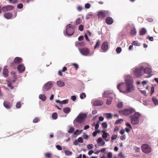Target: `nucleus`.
<instances>
[{"label":"nucleus","instance_id":"nucleus-11","mask_svg":"<svg viewBox=\"0 0 158 158\" xmlns=\"http://www.w3.org/2000/svg\"><path fill=\"white\" fill-rule=\"evenodd\" d=\"M125 82H122L118 84L117 86V89L119 90V91L121 93L124 94L125 91Z\"/></svg>","mask_w":158,"mask_h":158},{"label":"nucleus","instance_id":"nucleus-20","mask_svg":"<svg viewBox=\"0 0 158 158\" xmlns=\"http://www.w3.org/2000/svg\"><path fill=\"white\" fill-rule=\"evenodd\" d=\"M25 68L23 65L20 64L17 67V69L20 73H22L25 70Z\"/></svg>","mask_w":158,"mask_h":158},{"label":"nucleus","instance_id":"nucleus-29","mask_svg":"<svg viewBox=\"0 0 158 158\" xmlns=\"http://www.w3.org/2000/svg\"><path fill=\"white\" fill-rule=\"evenodd\" d=\"M106 118L107 119H111L112 117V114L110 113H106L105 114Z\"/></svg>","mask_w":158,"mask_h":158},{"label":"nucleus","instance_id":"nucleus-31","mask_svg":"<svg viewBox=\"0 0 158 158\" xmlns=\"http://www.w3.org/2000/svg\"><path fill=\"white\" fill-rule=\"evenodd\" d=\"M58 117V115L56 112L53 113L52 115V118L53 119H56Z\"/></svg>","mask_w":158,"mask_h":158},{"label":"nucleus","instance_id":"nucleus-16","mask_svg":"<svg viewBox=\"0 0 158 158\" xmlns=\"http://www.w3.org/2000/svg\"><path fill=\"white\" fill-rule=\"evenodd\" d=\"M102 132L103 134L102 135V138L106 141H108L109 140V139H106V137L108 135H109L108 133L106 132V131L105 130H103Z\"/></svg>","mask_w":158,"mask_h":158},{"label":"nucleus","instance_id":"nucleus-38","mask_svg":"<svg viewBox=\"0 0 158 158\" xmlns=\"http://www.w3.org/2000/svg\"><path fill=\"white\" fill-rule=\"evenodd\" d=\"M51 156V153L49 152H47L45 154V156L46 158H50Z\"/></svg>","mask_w":158,"mask_h":158},{"label":"nucleus","instance_id":"nucleus-59","mask_svg":"<svg viewBox=\"0 0 158 158\" xmlns=\"http://www.w3.org/2000/svg\"><path fill=\"white\" fill-rule=\"evenodd\" d=\"M68 100H65L62 101L61 102V104H66L68 103Z\"/></svg>","mask_w":158,"mask_h":158},{"label":"nucleus","instance_id":"nucleus-9","mask_svg":"<svg viewBox=\"0 0 158 158\" xmlns=\"http://www.w3.org/2000/svg\"><path fill=\"white\" fill-rule=\"evenodd\" d=\"M22 61V59L21 57H16L13 62L10 63V65L11 67H15L16 65L20 64Z\"/></svg>","mask_w":158,"mask_h":158},{"label":"nucleus","instance_id":"nucleus-55","mask_svg":"<svg viewBox=\"0 0 158 158\" xmlns=\"http://www.w3.org/2000/svg\"><path fill=\"white\" fill-rule=\"evenodd\" d=\"M85 8L86 9H89L91 5L90 4L87 3L85 4Z\"/></svg>","mask_w":158,"mask_h":158},{"label":"nucleus","instance_id":"nucleus-37","mask_svg":"<svg viewBox=\"0 0 158 158\" xmlns=\"http://www.w3.org/2000/svg\"><path fill=\"white\" fill-rule=\"evenodd\" d=\"M132 44L136 46H139L140 45V44L137 41H133L132 43Z\"/></svg>","mask_w":158,"mask_h":158},{"label":"nucleus","instance_id":"nucleus-34","mask_svg":"<svg viewBox=\"0 0 158 158\" xmlns=\"http://www.w3.org/2000/svg\"><path fill=\"white\" fill-rule=\"evenodd\" d=\"M7 11L8 10H13L14 7V6L11 5H7L6 6Z\"/></svg>","mask_w":158,"mask_h":158},{"label":"nucleus","instance_id":"nucleus-35","mask_svg":"<svg viewBox=\"0 0 158 158\" xmlns=\"http://www.w3.org/2000/svg\"><path fill=\"white\" fill-rule=\"evenodd\" d=\"M92 102L94 106H96L99 105V101L98 100H94Z\"/></svg>","mask_w":158,"mask_h":158},{"label":"nucleus","instance_id":"nucleus-54","mask_svg":"<svg viewBox=\"0 0 158 158\" xmlns=\"http://www.w3.org/2000/svg\"><path fill=\"white\" fill-rule=\"evenodd\" d=\"M123 105V103L122 102H119L118 104V107L119 108H121Z\"/></svg>","mask_w":158,"mask_h":158},{"label":"nucleus","instance_id":"nucleus-57","mask_svg":"<svg viewBox=\"0 0 158 158\" xmlns=\"http://www.w3.org/2000/svg\"><path fill=\"white\" fill-rule=\"evenodd\" d=\"M126 136L125 135H123L120 136V139L122 140H123L126 139Z\"/></svg>","mask_w":158,"mask_h":158},{"label":"nucleus","instance_id":"nucleus-5","mask_svg":"<svg viewBox=\"0 0 158 158\" xmlns=\"http://www.w3.org/2000/svg\"><path fill=\"white\" fill-rule=\"evenodd\" d=\"M143 74L146 73L147 74H150L152 72V70L150 68V65L146 63H143Z\"/></svg>","mask_w":158,"mask_h":158},{"label":"nucleus","instance_id":"nucleus-60","mask_svg":"<svg viewBox=\"0 0 158 158\" xmlns=\"http://www.w3.org/2000/svg\"><path fill=\"white\" fill-rule=\"evenodd\" d=\"M98 133H99V130H97L94 131L93 133V135L94 136H96Z\"/></svg>","mask_w":158,"mask_h":158},{"label":"nucleus","instance_id":"nucleus-42","mask_svg":"<svg viewBox=\"0 0 158 158\" xmlns=\"http://www.w3.org/2000/svg\"><path fill=\"white\" fill-rule=\"evenodd\" d=\"M116 52L118 53H120L122 51V49L120 47H118L116 49Z\"/></svg>","mask_w":158,"mask_h":158},{"label":"nucleus","instance_id":"nucleus-45","mask_svg":"<svg viewBox=\"0 0 158 158\" xmlns=\"http://www.w3.org/2000/svg\"><path fill=\"white\" fill-rule=\"evenodd\" d=\"M134 149L136 152H140V148H139L135 146L134 147Z\"/></svg>","mask_w":158,"mask_h":158},{"label":"nucleus","instance_id":"nucleus-26","mask_svg":"<svg viewBox=\"0 0 158 158\" xmlns=\"http://www.w3.org/2000/svg\"><path fill=\"white\" fill-rule=\"evenodd\" d=\"M3 74L5 77H7L8 75V71L7 69L5 68L3 70Z\"/></svg>","mask_w":158,"mask_h":158},{"label":"nucleus","instance_id":"nucleus-12","mask_svg":"<svg viewBox=\"0 0 158 158\" xmlns=\"http://www.w3.org/2000/svg\"><path fill=\"white\" fill-rule=\"evenodd\" d=\"M79 50L81 53L84 56H87L89 53V49L86 48H80Z\"/></svg>","mask_w":158,"mask_h":158},{"label":"nucleus","instance_id":"nucleus-52","mask_svg":"<svg viewBox=\"0 0 158 158\" xmlns=\"http://www.w3.org/2000/svg\"><path fill=\"white\" fill-rule=\"evenodd\" d=\"M77 140L78 142L80 143H82L83 142V141L81 137H80L78 138Z\"/></svg>","mask_w":158,"mask_h":158},{"label":"nucleus","instance_id":"nucleus-19","mask_svg":"<svg viewBox=\"0 0 158 158\" xmlns=\"http://www.w3.org/2000/svg\"><path fill=\"white\" fill-rule=\"evenodd\" d=\"M106 22L108 24H111L113 23V20L112 18L109 17L106 18Z\"/></svg>","mask_w":158,"mask_h":158},{"label":"nucleus","instance_id":"nucleus-28","mask_svg":"<svg viewBox=\"0 0 158 158\" xmlns=\"http://www.w3.org/2000/svg\"><path fill=\"white\" fill-rule=\"evenodd\" d=\"M147 32V31L145 29L143 28L140 31L139 34L142 35H144Z\"/></svg>","mask_w":158,"mask_h":158},{"label":"nucleus","instance_id":"nucleus-50","mask_svg":"<svg viewBox=\"0 0 158 158\" xmlns=\"http://www.w3.org/2000/svg\"><path fill=\"white\" fill-rule=\"evenodd\" d=\"M93 15L91 14H88L86 16V18L87 19H90L92 16Z\"/></svg>","mask_w":158,"mask_h":158},{"label":"nucleus","instance_id":"nucleus-58","mask_svg":"<svg viewBox=\"0 0 158 158\" xmlns=\"http://www.w3.org/2000/svg\"><path fill=\"white\" fill-rule=\"evenodd\" d=\"M39 121V118H36L33 119V122L34 123H37Z\"/></svg>","mask_w":158,"mask_h":158},{"label":"nucleus","instance_id":"nucleus-36","mask_svg":"<svg viewBox=\"0 0 158 158\" xmlns=\"http://www.w3.org/2000/svg\"><path fill=\"white\" fill-rule=\"evenodd\" d=\"M74 129L72 127H70L68 131V132L69 133H72L74 131Z\"/></svg>","mask_w":158,"mask_h":158},{"label":"nucleus","instance_id":"nucleus-27","mask_svg":"<svg viewBox=\"0 0 158 158\" xmlns=\"http://www.w3.org/2000/svg\"><path fill=\"white\" fill-rule=\"evenodd\" d=\"M152 101L154 104L156 106L158 105V100L155 97L152 98Z\"/></svg>","mask_w":158,"mask_h":158},{"label":"nucleus","instance_id":"nucleus-22","mask_svg":"<svg viewBox=\"0 0 158 158\" xmlns=\"http://www.w3.org/2000/svg\"><path fill=\"white\" fill-rule=\"evenodd\" d=\"M85 44V43L83 41L81 42L77 41L75 43V44L76 46H84Z\"/></svg>","mask_w":158,"mask_h":158},{"label":"nucleus","instance_id":"nucleus-47","mask_svg":"<svg viewBox=\"0 0 158 158\" xmlns=\"http://www.w3.org/2000/svg\"><path fill=\"white\" fill-rule=\"evenodd\" d=\"M78 29L81 31H82L84 30V26L82 25H80L79 26Z\"/></svg>","mask_w":158,"mask_h":158},{"label":"nucleus","instance_id":"nucleus-21","mask_svg":"<svg viewBox=\"0 0 158 158\" xmlns=\"http://www.w3.org/2000/svg\"><path fill=\"white\" fill-rule=\"evenodd\" d=\"M4 17L7 19H11L13 16L12 14L11 13H6L4 15Z\"/></svg>","mask_w":158,"mask_h":158},{"label":"nucleus","instance_id":"nucleus-10","mask_svg":"<svg viewBox=\"0 0 158 158\" xmlns=\"http://www.w3.org/2000/svg\"><path fill=\"white\" fill-rule=\"evenodd\" d=\"M102 96L104 98H107L108 96L115 97V94L111 90H106L103 94Z\"/></svg>","mask_w":158,"mask_h":158},{"label":"nucleus","instance_id":"nucleus-40","mask_svg":"<svg viewBox=\"0 0 158 158\" xmlns=\"http://www.w3.org/2000/svg\"><path fill=\"white\" fill-rule=\"evenodd\" d=\"M102 126L104 129L106 128L107 127V124L106 122H103L102 123Z\"/></svg>","mask_w":158,"mask_h":158},{"label":"nucleus","instance_id":"nucleus-56","mask_svg":"<svg viewBox=\"0 0 158 158\" xmlns=\"http://www.w3.org/2000/svg\"><path fill=\"white\" fill-rule=\"evenodd\" d=\"M154 89H154V87H152L151 88V93H150V94L151 95H152L154 93Z\"/></svg>","mask_w":158,"mask_h":158},{"label":"nucleus","instance_id":"nucleus-4","mask_svg":"<svg viewBox=\"0 0 158 158\" xmlns=\"http://www.w3.org/2000/svg\"><path fill=\"white\" fill-rule=\"evenodd\" d=\"M135 111V109L131 108L125 109L124 110L119 111V113L122 115H129Z\"/></svg>","mask_w":158,"mask_h":158},{"label":"nucleus","instance_id":"nucleus-24","mask_svg":"<svg viewBox=\"0 0 158 158\" xmlns=\"http://www.w3.org/2000/svg\"><path fill=\"white\" fill-rule=\"evenodd\" d=\"M137 33L136 30L134 26L131 29V34L132 35H134L136 34Z\"/></svg>","mask_w":158,"mask_h":158},{"label":"nucleus","instance_id":"nucleus-32","mask_svg":"<svg viewBox=\"0 0 158 158\" xmlns=\"http://www.w3.org/2000/svg\"><path fill=\"white\" fill-rule=\"evenodd\" d=\"M81 21L82 20L80 18H77L75 21L76 24L77 25L80 24Z\"/></svg>","mask_w":158,"mask_h":158},{"label":"nucleus","instance_id":"nucleus-8","mask_svg":"<svg viewBox=\"0 0 158 158\" xmlns=\"http://www.w3.org/2000/svg\"><path fill=\"white\" fill-rule=\"evenodd\" d=\"M86 116L85 114L80 113L75 119L74 122H76L79 123H82L84 122Z\"/></svg>","mask_w":158,"mask_h":158},{"label":"nucleus","instance_id":"nucleus-44","mask_svg":"<svg viewBox=\"0 0 158 158\" xmlns=\"http://www.w3.org/2000/svg\"><path fill=\"white\" fill-rule=\"evenodd\" d=\"M65 154L67 155H70L72 154V152L68 150H64Z\"/></svg>","mask_w":158,"mask_h":158},{"label":"nucleus","instance_id":"nucleus-62","mask_svg":"<svg viewBox=\"0 0 158 158\" xmlns=\"http://www.w3.org/2000/svg\"><path fill=\"white\" fill-rule=\"evenodd\" d=\"M117 137V136L116 135H113L111 137V140H113L114 139H116Z\"/></svg>","mask_w":158,"mask_h":158},{"label":"nucleus","instance_id":"nucleus-64","mask_svg":"<svg viewBox=\"0 0 158 158\" xmlns=\"http://www.w3.org/2000/svg\"><path fill=\"white\" fill-rule=\"evenodd\" d=\"M84 39V37L82 35L80 36L78 38V40L79 41H81Z\"/></svg>","mask_w":158,"mask_h":158},{"label":"nucleus","instance_id":"nucleus-13","mask_svg":"<svg viewBox=\"0 0 158 158\" xmlns=\"http://www.w3.org/2000/svg\"><path fill=\"white\" fill-rule=\"evenodd\" d=\"M52 86V84L51 81H49L45 84L43 89L44 91H47L50 89Z\"/></svg>","mask_w":158,"mask_h":158},{"label":"nucleus","instance_id":"nucleus-17","mask_svg":"<svg viewBox=\"0 0 158 158\" xmlns=\"http://www.w3.org/2000/svg\"><path fill=\"white\" fill-rule=\"evenodd\" d=\"M114 97L108 96L107 98L106 101V104L107 105H109L111 104L113 98Z\"/></svg>","mask_w":158,"mask_h":158},{"label":"nucleus","instance_id":"nucleus-2","mask_svg":"<svg viewBox=\"0 0 158 158\" xmlns=\"http://www.w3.org/2000/svg\"><path fill=\"white\" fill-rule=\"evenodd\" d=\"M143 63L141 64L138 66H136L132 69L133 73L137 77H139L143 75Z\"/></svg>","mask_w":158,"mask_h":158},{"label":"nucleus","instance_id":"nucleus-23","mask_svg":"<svg viewBox=\"0 0 158 158\" xmlns=\"http://www.w3.org/2000/svg\"><path fill=\"white\" fill-rule=\"evenodd\" d=\"M63 110L64 113L68 114L70 112L71 110L69 107H67L64 108Z\"/></svg>","mask_w":158,"mask_h":158},{"label":"nucleus","instance_id":"nucleus-51","mask_svg":"<svg viewBox=\"0 0 158 158\" xmlns=\"http://www.w3.org/2000/svg\"><path fill=\"white\" fill-rule=\"evenodd\" d=\"M23 4L21 3L19 4L17 6V8L19 9H22L23 8Z\"/></svg>","mask_w":158,"mask_h":158},{"label":"nucleus","instance_id":"nucleus-6","mask_svg":"<svg viewBox=\"0 0 158 158\" xmlns=\"http://www.w3.org/2000/svg\"><path fill=\"white\" fill-rule=\"evenodd\" d=\"M141 149L142 152L146 154L149 153L152 151L150 146L147 144H143L141 146Z\"/></svg>","mask_w":158,"mask_h":158},{"label":"nucleus","instance_id":"nucleus-18","mask_svg":"<svg viewBox=\"0 0 158 158\" xmlns=\"http://www.w3.org/2000/svg\"><path fill=\"white\" fill-rule=\"evenodd\" d=\"M3 105L7 109H10L12 106L10 103L7 101H4L3 102Z\"/></svg>","mask_w":158,"mask_h":158},{"label":"nucleus","instance_id":"nucleus-39","mask_svg":"<svg viewBox=\"0 0 158 158\" xmlns=\"http://www.w3.org/2000/svg\"><path fill=\"white\" fill-rule=\"evenodd\" d=\"M118 157L119 158H125L126 156L122 152H120L119 153Z\"/></svg>","mask_w":158,"mask_h":158},{"label":"nucleus","instance_id":"nucleus-1","mask_svg":"<svg viewBox=\"0 0 158 158\" xmlns=\"http://www.w3.org/2000/svg\"><path fill=\"white\" fill-rule=\"evenodd\" d=\"M124 81L126 85L124 94L133 92L135 90V87L134 84V80L131 76L130 75L126 76L124 78Z\"/></svg>","mask_w":158,"mask_h":158},{"label":"nucleus","instance_id":"nucleus-3","mask_svg":"<svg viewBox=\"0 0 158 158\" xmlns=\"http://www.w3.org/2000/svg\"><path fill=\"white\" fill-rule=\"evenodd\" d=\"M141 114L139 112H135L133 115H131L129 118L131 121V123L133 125H136L139 123V118Z\"/></svg>","mask_w":158,"mask_h":158},{"label":"nucleus","instance_id":"nucleus-48","mask_svg":"<svg viewBox=\"0 0 158 158\" xmlns=\"http://www.w3.org/2000/svg\"><path fill=\"white\" fill-rule=\"evenodd\" d=\"M123 119H120L118 120H117L115 122V124H118V123H120V122H123Z\"/></svg>","mask_w":158,"mask_h":158},{"label":"nucleus","instance_id":"nucleus-41","mask_svg":"<svg viewBox=\"0 0 158 158\" xmlns=\"http://www.w3.org/2000/svg\"><path fill=\"white\" fill-rule=\"evenodd\" d=\"M139 91L144 96H147V93L146 91L145 90H142L141 89L139 90Z\"/></svg>","mask_w":158,"mask_h":158},{"label":"nucleus","instance_id":"nucleus-30","mask_svg":"<svg viewBox=\"0 0 158 158\" xmlns=\"http://www.w3.org/2000/svg\"><path fill=\"white\" fill-rule=\"evenodd\" d=\"M105 142L101 137H99V146H103L104 145Z\"/></svg>","mask_w":158,"mask_h":158},{"label":"nucleus","instance_id":"nucleus-33","mask_svg":"<svg viewBox=\"0 0 158 158\" xmlns=\"http://www.w3.org/2000/svg\"><path fill=\"white\" fill-rule=\"evenodd\" d=\"M39 98L42 100L43 101H45L46 99V97L43 94H40L39 95Z\"/></svg>","mask_w":158,"mask_h":158},{"label":"nucleus","instance_id":"nucleus-14","mask_svg":"<svg viewBox=\"0 0 158 158\" xmlns=\"http://www.w3.org/2000/svg\"><path fill=\"white\" fill-rule=\"evenodd\" d=\"M110 15V12L107 11L102 10L99 11V17H104Z\"/></svg>","mask_w":158,"mask_h":158},{"label":"nucleus","instance_id":"nucleus-53","mask_svg":"<svg viewBox=\"0 0 158 158\" xmlns=\"http://www.w3.org/2000/svg\"><path fill=\"white\" fill-rule=\"evenodd\" d=\"M2 10L4 12H6L7 11L6 6L3 7L2 8Z\"/></svg>","mask_w":158,"mask_h":158},{"label":"nucleus","instance_id":"nucleus-63","mask_svg":"<svg viewBox=\"0 0 158 158\" xmlns=\"http://www.w3.org/2000/svg\"><path fill=\"white\" fill-rule=\"evenodd\" d=\"M56 148H57V149L59 150H62V148L61 146H60L59 145H57L56 146Z\"/></svg>","mask_w":158,"mask_h":158},{"label":"nucleus","instance_id":"nucleus-61","mask_svg":"<svg viewBox=\"0 0 158 158\" xmlns=\"http://www.w3.org/2000/svg\"><path fill=\"white\" fill-rule=\"evenodd\" d=\"M93 145L92 144H88L87 146V148L89 150L92 149L93 148Z\"/></svg>","mask_w":158,"mask_h":158},{"label":"nucleus","instance_id":"nucleus-43","mask_svg":"<svg viewBox=\"0 0 158 158\" xmlns=\"http://www.w3.org/2000/svg\"><path fill=\"white\" fill-rule=\"evenodd\" d=\"M86 97V95L84 93H82L80 95V98L81 99H83L84 98Z\"/></svg>","mask_w":158,"mask_h":158},{"label":"nucleus","instance_id":"nucleus-49","mask_svg":"<svg viewBox=\"0 0 158 158\" xmlns=\"http://www.w3.org/2000/svg\"><path fill=\"white\" fill-rule=\"evenodd\" d=\"M16 106L17 108H20L21 106V102H18Z\"/></svg>","mask_w":158,"mask_h":158},{"label":"nucleus","instance_id":"nucleus-15","mask_svg":"<svg viewBox=\"0 0 158 158\" xmlns=\"http://www.w3.org/2000/svg\"><path fill=\"white\" fill-rule=\"evenodd\" d=\"M102 49L103 52H106L108 49V45L107 42H104L102 46Z\"/></svg>","mask_w":158,"mask_h":158},{"label":"nucleus","instance_id":"nucleus-46","mask_svg":"<svg viewBox=\"0 0 158 158\" xmlns=\"http://www.w3.org/2000/svg\"><path fill=\"white\" fill-rule=\"evenodd\" d=\"M107 158H112L113 154L112 152H109L107 154Z\"/></svg>","mask_w":158,"mask_h":158},{"label":"nucleus","instance_id":"nucleus-25","mask_svg":"<svg viewBox=\"0 0 158 158\" xmlns=\"http://www.w3.org/2000/svg\"><path fill=\"white\" fill-rule=\"evenodd\" d=\"M57 84L58 86L60 87H63L65 85L64 82L61 81H57Z\"/></svg>","mask_w":158,"mask_h":158},{"label":"nucleus","instance_id":"nucleus-7","mask_svg":"<svg viewBox=\"0 0 158 158\" xmlns=\"http://www.w3.org/2000/svg\"><path fill=\"white\" fill-rule=\"evenodd\" d=\"M66 34L68 36H72L74 32L73 28L71 27L70 24H69L66 26Z\"/></svg>","mask_w":158,"mask_h":158}]
</instances>
